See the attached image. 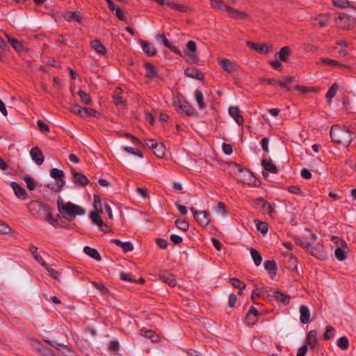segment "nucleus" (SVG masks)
Masks as SVG:
<instances>
[{"label": "nucleus", "instance_id": "4c0bfd02", "mask_svg": "<svg viewBox=\"0 0 356 356\" xmlns=\"http://www.w3.org/2000/svg\"><path fill=\"white\" fill-rule=\"evenodd\" d=\"M291 53V50L289 47L284 46L280 50L278 54L280 59L283 61L286 62L287 61L289 56H290Z\"/></svg>", "mask_w": 356, "mask_h": 356}, {"label": "nucleus", "instance_id": "39448f33", "mask_svg": "<svg viewBox=\"0 0 356 356\" xmlns=\"http://www.w3.org/2000/svg\"><path fill=\"white\" fill-rule=\"evenodd\" d=\"M194 218L202 227H206L211 221V215L206 211H196L194 208H190Z\"/></svg>", "mask_w": 356, "mask_h": 356}, {"label": "nucleus", "instance_id": "6e6d98bb", "mask_svg": "<svg viewBox=\"0 0 356 356\" xmlns=\"http://www.w3.org/2000/svg\"><path fill=\"white\" fill-rule=\"evenodd\" d=\"M335 329L332 326H327L326 330L323 334V338L325 340H330L334 336Z\"/></svg>", "mask_w": 356, "mask_h": 356}, {"label": "nucleus", "instance_id": "1a4fd4ad", "mask_svg": "<svg viewBox=\"0 0 356 356\" xmlns=\"http://www.w3.org/2000/svg\"><path fill=\"white\" fill-rule=\"evenodd\" d=\"M50 176L56 181L57 190H62L65 184L64 172L60 169L54 168L50 170Z\"/></svg>", "mask_w": 356, "mask_h": 356}, {"label": "nucleus", "instance_id": "58836bf2", "mask_svg": "<svg viewBox=\"0 0 356 356\" xmlns=\"http://www.w3.org/2000/svg\"><path fill=\"white\" fill-rule=\"evenodd\" d=\"M254 222L256 225L257 229L261 232L263 234H266L268 232V225L266 222L255 219L254 220Z\"/></svg>", "mask_w": 356, "mask_h": 356}, {"label": "nucleus", "instance_id": "7ed1b4c3", "mask_svg": "<svg viewBox=\"0 0 356 356\" xmlns=\"http://www.w3.org/2000/svg\"><path fill=\"white\" fill-rule=\"evenodd\" d=\"M173 106L176 111L180 114H185L187 116H197V112L181 96H177L174 98Z\"/></svg>", "mask_w": 356, "mask_h": 356}, {"label": "nucleus", "instance_id": "052dcab7", "mask_svg": "<svg viewBox=\"0 0 356 356\" xmlns=\"http://www.w3.org/2000/svg\"><path fill=\"white\" fill-rule=\"evenodd\" d=\"M332 1L336 7L341 8L349 7V1L348 0H332Z\"/></svg>", "mask_w": 356, "mask_h": 356}, {"label": "nucleus", "instance_id": "473e14b6", "mask_svg": "<svg viewBox=\"0 0 356 356\" xmlns=\"http://www.w3.org/2000/svg\"><path fill=\"white\" fill-rule=\"evenodd\" d=\"M83 252L90 257L91 258L95 259L96 261H100L102 259V257L99 252L92 248H90L89 246H86L83 248Z\"/></svg>", "mask_w": 356, "mask_h": 356}, {"label": "nucleus", "instance_id": "393cba45", "mask_svg": "<svg viewBox=\"0 0 356 356\" xmlns=\"http://www.w3.org/2000/svg\"><path fill=\"white\" fill-rule=\"evenodd\" d=\"M5 36L13 48L17 52H21L24 49V46L20 41L5 33Z\"/></svg>", "mask_w": 356, "mask_h": 356}, {"label": "nucleus", "instance_id": "5fc2aeb1", "mask_svg": "<svg viewBox=\"0 0 356 356\" xmlns=\"http://www.w3.org/2000/svg\"><path fill=\"white\" fill-rule=\"evenodd\" d=\"M294 241L296 243V245L300 246L302 248H303L306 251H309V245L310 243L307 241H303L300 237H294Z\"/></svg>", "mask_w": 356, "mask_h": 356}, {"label": "nucleus", "instance_id": "412c9836", "mask_svg": "<svg viewBox=\"0 0 356 356\" xmlns=\"http://www.w3.org/2000/svg\"><path fill=\"white\" fill-rule=\"evenodd\" d=\"M11 186L15 192V195L21 200H26L28 198V194L26 190L17 182H12Z\"/></svg>", "mask_w": 356, "mask_h": 356}, {"label": "nucleus", "instance_id": "f03ea898", "mask_svg": "<svg viewBox=\"0 0 356 356\" xmlns=\"http://www.w3.org/2000/svg\"><path fill=\"white\" fill-rule=\"evenodd\" d=\"M353 134L348 128L341 127L338 124H334L330 129V138L332 140L336 143L343 146H348L353 140Z\"/></svg>", "mask_w": 356, "mask_h": 356}, {"label": "nucleus", "instance_id": "603ef678", "mask_svg": "<svg viewBox=\"0 0 356 356\" xmlns=\"http://www.w3.org/2000/svg\"><path fill=\"white\" fill-rule=\"evenodd\" d=\"M175 225L177 226V227L178 229H179L182 231H184V232L188 231L189 229V224L184 220H181V219L176 220Z\"/></svg>", "mask_w": 356, "mask_h": 356}, {"label": "nucleus", "instance_id": "3c124183", "mask_svg": "<svg viewBox=\"0 0 356 356\" xmlns=\"http://www.w3.org/2000/svg\"><path fill=\"white\" fill-rule=\"evenodd\" d=\"M153 150L155 155L159 158H163L165 154V148L162 143L158 144Z\"/></svg>", "mask_w": 356, "mask_h": 356}, {"label": "nucleus", "instance_id": "c85d7f7f", "mask_svg": "<svg viewBox=\"0 0 356 356\" xmlns=\"http://www.w3.org/2000/svg\"><path fill=\"white\" fill-rule=\"evenodd\" d=\"M317 333L314 330H310L307 336L306 345L314 349L317 343Z\"/></svg>", "mask_w": 356, "mask_h": 356}, {"label": "nucleus", "instance_id": "f8f14e48", "mask_svg": "<svg viewBox=\"0 0 356 356\" xmlns=\"http://www.w3.org/2000/svg\"><path fill=\"white\" fill-rule=\"evenodd\" d=\"M44 342L54 347L58 350H63V355L66 356H72L74 351L71 346H68L62 343H59L55 341L44 340Z\"/></svg>", "mask_w": 356, "mask_h": 356}, {"label": "nucleus", "instance_id": "a878e982", "mask_svg": "<svg viewBox=\"0 0 356 356\" xmlns=\"http://www.w3.org/2000/svg\"><path fill=\"white\" fill-rule=\"evenodd\" d=\"M146 71L145 76L148 79H153L158 76V70L156 67L151 63H146L144 65Z\"/></svg>", "mask_w": 356, "mask_h": 356}, {"label": "nucleus", "instance_id": "09e8293b", "mask_svg": "<svg viewBox=\"0 0 356 356\" xmlns=\"http://www.w3.org/2000/svg\"><path fill=\"white\" fill-rule=\"evenodd\" d=\"M78 95L80 97L81 100L83 103L90 105L92 104V99L90 97V95L86 92L85 91L80 90L78 92Z\"/></svg>", "mask_w": 356, "mask_h": 356}, {"label": "nucleus", "instance_id": "c03bdc74", "mask_svg": "<svg viewBox=\"0 0 356 356\" xmlns=\"http://www.w3.org/2000/svg\"><path fill=\"white\" fill-rule=\"evenodd\" d=\"M168 6L172 8V10H178L182 13H186L189 10V8L185 5L177 4L173 2H169V3H168Z\"/></svg>", "mask_w": 356, "mask_h": 356}, {"label": "nucleus", "instance_id": "dca6fc26", "mask_svg": "<svg viewBox=\"0 0 356 356\" xmlns=\"http://www.w3.org/2000/svg\"><path fill=\"white\" fill-rule=\"evenodd\" d=\"M247 45L258 53L268 54L271 51L272 49L271 47H268L266 43L259 44L248 41L247 42Z\"/></svg>", "mask_w": 356, "mask_h": 356}, {"label": "nucleus", "instance_id": "ddd939ff", "mask_svg": "<svg viewBox=\"0 0 356 356\" xmlns=\"http://www.w3.org/2000/svg\"><path fill=\"white\" fill-rule=\"evenodd\" d=\"M261 165L266 170V172H262V175L264 177L268 175L267 172L273 174H277L279 172L278 168L273 163L271 159H262Z\"/></svg>", "mask_w": 356, "mask_h": 356}, {"label": "nucleus", "instance_id": "774afa93", "mask_svg": "<svg viewBox=\"0 0 356 356\" xmlns=\"http://www.w3.org/2000/svg\"><path fill=\"white\" fill-rule=\"evenodd\" d=\"M284 189L288 191L289 193L296 195H301L302 193V190L298 186H290L286 187Z\"/></svg>", "mask_w": 356, "mask_h": 356}, {"label": "nucleus", "instance_id": "423d86ee", "mask_svg": "<svg viewBox=\"0 0 356 356\" xmlns=\"http://www.w3.org/2000/svg\"><path fill=\"white\" fill-rule=\"evenodd\" d=\"M252 201L257 209H259L263 213H267L270 216H273V214L275 212V209L272 205L264 198L260 197L254 199Z\"/></svg>", "mask_w": 356, "mask_h": 356}, {"label": "nucleus", "instance_id": "a211bd4d", "mask_svg": "<svg viewBox=\"0 0 356 356\" xmlns=\"http://www.w3.org/2000/svg\"><path fill=\"white\" fill-rule=\"evenodd\" d=\"M314 20L316 23L318 24L319 27H325L329 24L330 22L331 21V14H318L314 17Z\"/></svg>", "mask_w": 356, "mask_h": 356}, {"label": "nucleus", "instance_id": "37998d69", "mask_svg": "<svg viewBox=\"0 0 356 356\" xmlns=\"http://www.w3.org/2000/svg\"><path fill=\"white\" fill-rule=\"evenodd\" d=\"M99 213L100 212L92 211L90 213V219L97 226H102V225H104V221L102 220L99 215Z\"/></svg>", "mask_w": 356, "mask_h": 356}, {"label": "nucleus", "instance_id": "9b49d317", "mask_svg": "<svg viewBox=\"0 0 356 356\" xmlns=\"http://www.w3.org/2000/svg\"><path fill=\"white\" fill-rule=\"evenodd\" d=\"M196 51L197 44L193 40L188 41L186 44V49L184 52L185 54L187 55L191 60L194 63H197L198 61V58L195 54Z\"/></svg>", "mask_w": 356, "mask_h": 356}, {"label": "nucleus", "instance_id": "c9c22d12", "mask_svg": "<svg viewBox=\"0 0 356 356\" xmlns=\"http://www.w3.org/2000/svg\"><path fill=\"white\" fill-rule=\"evenodd\" d=\"M273 297L276 300H277L280 302L283 303L284 305H286L289 303L291 297L280 292V291H275L274 293Z\"/></svg>", "mask_w": 356, "mask_h": 356}, {"label": "nucleus", "instance_id": "72a5a7b5", "mask_svg": "<svg viewBox=\"0 0 356 356\" xmlns=\"http://www.w3.org/2000/svg\"><path fill=\"white\" fill-rule=\"evenodd\" d=\"M29 208L31 210H35L38 212L43 211L44 209H49V205L39 201H31L29 204Z\"/></svg>", "mask_w": 356, "mask_h": 356}, {"label": "nucleus", "instance_id": "0e129e2a", "mask_svg": "<svg viewBox=\"0 0 356 356\" xmlns=\"http://www.w3.org/2000/svg\"><path fill=\"white\" fill-rule=\"evenodd\" d=\"M94 207L96 212H102V206L101 198L98 195H94Z\"/></svg>", "mask_w": 356, "mask_h": 356}, {"label": "nucleus", "instance_id": "864d4df0", "mask_svg": "<svg viewBox=\"0 0 356 356\" xmlns=\"http://www.w3.org/2000/svg\"><path fill=\"white\" fill-rule=\"evenodd\" d=\"M229 282L234 287L238 289L239 290H243L245 287V284L238 278H231Z\"/></svg>", "mask_w": 356, "mask_h": 356}, {"label": "nucleus", "instance_id": "2eb2a0df", "mask_svg": "<svg viewBox=\"0 0 356 356\" xmlns=\"http://www.w3.org/2000/svg\"><path fill=\"white\" fill-rule=\"evenodd\" d=\"M184 74L186 76L191 77L192 79H195L197 80H203L204 79V74L200 72L195 67H189L185 69Z\"/></svg>", "mask_w": 356, "mask_h": 356}, {"label": "nucleus", "instance_id": "680f3d73", "mask_svg": "<svg viewBox=\"0 0 356 356\" xmlns=\"http://www.w3.org/2000/svg\"><path fill=\"white\" fill-rule=\"evenodd\" d=\"M120 277L122 280L129 282H136V280L134 279L133 275L131 273H126L124 272L120 273Z\"/></svg>", "mask_w": 356, "mask_h": 356}, {"label": "nucleus", "instance_id": "e2e57ef3", "mask_svg": "<svg viewBox=\"0 0 356 356\" xmlns=\"http://www.w3.org/2000/svg\"><path fill=\"white\" fill-rule=\"evenodd\" d=\"M260 82L264 84H268L273 86H277L278 80H277L275 78H265V77H261L260 78Z\"/></svg>", "mask_w": 356, "mask_h": 356}, {"label": "nucleus", "instance_id": "cd10ccee", "mask_svg": "<svg viewBox=\"0 0 356 356\" xmlns=\"http://www.w3.org/2000/svg\"><path fill=\"white\" fill-rule=\"evenodd\" d=\"M64 18L68 22L74 20L81 24L82 22L83 15L79 11H67L64 15Z\"/></svg>", "mask_w": 356, "mask_h": 356}, {"label": "nucleus", "instance_id": "9d476101", "mask_svg": "<svg viewBox=\"0 0 356 356\" xmlns=\"http://www.w3.org/2000/svg\"><path fill=\"white\" fill-rule=\"evenodd\" d=\"M259 316L260 313L257 309L253 306H251L248 312L245 316L244 322L248 325H254L258 321Z\"/></svg>", "mask_w": 356, "mask_h": 356}, {"label": "nucleus", "instance_id": "a19ab883", "mask_svg": "<svg viewBox=\"0 0 356 356\" xmlns=\"http://www.w3.org/2000/svg\"><path fill=\"white\" fill-rule=\"evenodd\" d=\"M211 6L213 8L218 10H225L229 7L221 0H210Z\"/></svg>", "mask_w": 356, "mask_h": 356}, {"label": "nucleus", "instance_id": "49530a36", "mask_svg": "<svg viewBox=\"0 0 356 356\" xmlns=\"http://www.w3.org/2000/svg\"><path fill=\"white\" fill-rule=\"evenodd\" d=\"M338 89V85L335 83L328 89L325 97L328 99L329 102H331L332 99L335 97Z\"/></svg>", "mask_w": 356, "mask_h": 356}, {"label": "nucleus", "instance_id": "4d7b16f0", "mask_svg": "<svg viewBox=\"0 0 356 356\" xmlns=\"http://www.w3.org/2000/svg\"><path fill=\"white\" fill-rule=\"evenodd\" d=\"M332 241L340 248H347V244L346 241L338 236H333Z\"/></svg>", "mask_w": 356, "mask_h": 356}, {"label": "nucleus", "instance_id": "0eeeda50", "mask_svg": "<svg viewBox=\"0 0 356 356\" xmlns=\"http://www.w3.org/2000/svg\"><path fill=\"white\" fill-rule=\"evenodd\" d=\"M307 252L320 260H325L327 258V254L324 246L319 243L314 246L310 244L309 251Z\"/></svg>", "mask_w": 356, "mask_h": 356}, {"label": "nucleus", "instance_id": "69168bd1", "mask_svg": "<svg viewBox=\"0 0 356 356\" xmlns=\"http://www.w3.org/2000/svg\"><path fill=\"white\" fill-rule=\"evenodd\" d=\"M37 125H38V129L42 133H47L49 131V126L47 124H45L43 121L38 120L37 121Z\"/></svg>", "mask_w": 356, "mask_h": 356}, {"label": "nucleus", "instance_id": "ea45409f", "mask_svg": "<svg viewBox=\"0 0 356 356\" xmlns=\"http://www.w3.org/2000/svg\"><path fill=\"white\" fill-rule=\"evenodd\" d=\"M250 254L255 266H259V265H261L262 262V257L259 252L254 248H251Z\"/></svg>", "mask_w": 356, "mask_h": 356}, {"label": "nucleus", "instance_id": "c756f323", "mask_svg": "<svg viewBox=\"0 0 356 356\" xmlns=\"http://www.w3.org/2000/svg\"><path fill=\"white\" fill-rule=\"evenodd\" d=\"M321 62L324 64L330 65L334 67H339L340 69H350V67L346 64L341 63L336 60L330 59L327 58H322L321 59Z\"/></svg>", "mask_w": 356, "mask_h": 356}, {"label": "nucleus", "instance_id": "7c9ffc66", "mask_svg": "<svg viewBox=\"0 0 356 356\" xmlns=\"http://www.w3.org/2000/svg\"><path fill=\"white\" fill-rule=\"evenodd\" d=\"M91 47L98 54L105 55L107 52L106 47L98 40H94L91 42Z\"/></svg>", "mask_w": 356, "mask_h": 356}, {"label": "nucleus", "instance_id": "bf43d9fd", "mask_svg": "<svg viewBox=\"0 0 356 356\" xmlns=\"http://www.w3.org/2000/svg\"><path fill=\"white\" fill-rule=\"evenodd\" d=\"M12 231V228L5 222L0 220V234H7Z\"/></svg>", "mask_w": 356, "mask_h": 356}, {"label": "nucleus", "instance_id": "4468645a", "mask_svg": "<svg viewBox=\"0 0 356 356\" xmlns=\"http://www.w3.org/2000/svg\"><path fill=\"white\" fill-rule=\"evenodd\" d=\"M33 346L35 350L40 353L42 356H54L52 350L39 341H34L33 342Z\"/></svg>", "mask_w": 356, "mask_h": 356}, {"label": "nucleus", "instance_id": "6e6552de", "mask_svg": "<svg viewBox=\"0 0 356 356\" xmlns=\"http://www.w3.org/2000/svg\"><path fill=\"white\" fill-rule=\"evenodd\" d=\"M218 63L222 69L228 73H233L238 70V65L234 61L227 58H219Z\"/></svg>", "mask_w": 356, "mask_h": 356}, {"label": "nucleus", "instance_id": "bb28decb", "mask_svg": "<svg viewBox=\"0 0 356 356\" xmlns=\"http://www.w3.org/2000/svg\"><path fill=\"white\" fill-rule=\"evenodd\" d=\"M300 321L303 324H307L310 321V312L305 305H301L300 307Z\"/></svg>", "mask_w": 356, "mask_h": 356}, {"label": "nucleus", "instance_id": "a18cd8bd", "mask_svg": "<svg viewBox=\"0 0 356 356\" xmlns=\"http://www.w3.org/2000/svg\"><path fill=\"white\" fill-rule=\"evenodd\" d=\"M83 118H87V117H99L100 115V113L97 111L96 110L91 108H83Z\"/></svg>", "mask_w": 356, "mask_h": 356}, {"label": "nucleus", "instance_id": "f257e3e1", "mask_svg": "<svg viewBox=\"0 0 356 356\" xmlns=\"http://www.w3.org/2000/svg\"><path fill=\"white\" fill-rule=\"evenodd\" d=\"M58 210L60 215L69 221L75 218L76 216L85 213V209L71 202H64L61 197L57 200Z\"/></svg>", "mask_w": 356, "mask_h": 356}, {"label": "nucleus", "instance_id": "5701e85b", "mask_svg": "<svg viewBox=\"0 0 356 356\" xmlns=\"http://www.w3.org/2000/svg\"><path fill=\"white\" fill-rule=\"evenodd\" d=\"M229 113L234 118V120L238 124L242 125L244 123V118L243 117L242 115H241L238 107H229Z\"/></svg>", "mask_w": 356, "mask_h": 356}, {"label": "nucleus", "instance_id": "b1692460", "mask_svg": "<svg viewBox=\"0 0 356 356\" xmlns=\"http://www.w3.org/2000/svg\"><path fill=\"white\" fill-rule=\"evenodd\" d=\"M123 90L120 87H117L114 90V94L113 95V103L116 106H124L127 103V100L124 99L122 96Z\"/></svg>", "mask_w": 356, "mask_h": 356}, {"label": "nucleus", "instance_id": "aec40b11", "mask_svg": "<svg viewBox=\"0 0 356 356\" xmlns=\"http://www.w3.org/2000/svg\"><path fill=\"white\" fill-rule=\"evenodd\" d=\"M140 43L143 51L147 56L152 57L156 54V49L152 43L143 40L140 41Z\"/></svg>", "mask_w": 356, "mask_h": 356}, {"label": "nucleus", "instance_id": "338daca9", "mask_svg": "<svg viewBox=\"0 0 356 356\" xmlns=\"http://www.w3.org/2000/svg\"><path fill=\"white\" fill-rule=\"evenodd\" d=\"M60 216L59 214H57L54 219L50 222V224L54 227V228H58V227H61V228H66L67 226H65V225H61L60 222Z\"/></svg>", "mask_w": 356, "mask_h": 356}, {"label": "nucleus", "instance_id": "e433bc0d", "mask_svg": "<svg viewBox=\"0 0 356 356\" xmlns=\"http://www.w3.org/2000/svg\"><path fill=\"white\" fill-rule=\"evenodd\" d=\"M195 95L196 102L198 104L199 109L202 110V109L206 108L207 104H205V102L204 101L203 93L200 90H196L195 92Z\"/></svg>", "mask_w": 356, "mask_h": 356}, {"label": "nucleus", "instance_id": "13d9d810", "mask_svg": "<svg viewBox=\"0 0 356 356\" xmlns=\"http://www.w3.org/2000/svg\"><path fill=\"white\" fill-rule=\"evenodd\" d=\"M123 150L129 154H134V155H136L140 158L143 157V153L141 151L138 150V149H135L134 148L131 147H127V146H124L122 147Z\"/></svg>", "mask_w": 356, "mask_h": 356}, {"label": "nucleus", "instance_id": "8fccbe9b", "mask_svg": "<svg viewBox=\"0 0 356 356\" xmlns=\"http://www.w3.org/2000/svg\"><path fill=\"white\" fill-rule=\"evenodd\" d=\"M346 248H337L334 252L336 258L339 261H343L347 258V254L346 252Z\"/></svg>", "mask_w": 356, "mask_h": 356}, {"label": "nucleus", "instance_id": "20e7f679", "mask_svg": "<svg viewBox=\"0 0 356 356\" xmlns=\"http://www.w3.org/2000/svg\"><path fill=\"white\" fill-rule=\"evenodd\" d=\"M336 26L343 30L351 29L356 24L355 18L346 15L343 13H339L338 17L334 19Z\"/></svg>", "mask_w": 356, "mask_h": 356}, {"label": "nucleus", "instance_id": "6ab92c4d", "mask_svg": "<svg viewBox=\"0 0 356 356\" xmlns=\"http://www.w3.org/2000/svg\"><path fill=\"white\" fill-rule=\"evenodd\" d=\"M159 277L162 282L168 284L171 287H174L177 285L175 276L169 272H161Z\"/></svg>", "mask_w": 356, "mask_h": 356}, {"label": "nucleus", "instance_id": "f3484780", "mask_svg": "<svg viewBox=\"0 0 356 356\" xmlns=\"http://www.w3.org/2000/svg\"><path fill=\"white\" fill-rule=\"evenodd\" d=\"M30 155L32 160L37 165H40L43 163L44 157L41 149L38 147H33L30 151Z\"/></svg>", "mask_w": 356, "mask_h": 356}, {"label": "nucleus", "instance_id": "79ce46f5", "mask_svg": "<svg viewBox=\"0 0 356 356\" xmlns=\"http://www.w3.org/2000/svg\"><path fill=\"white\" fill-rule=\"evenodd\" d=\"M23 180L26 184V186L29 190L34 191L35 189L36 181H35V179L33 177H31L29 175H26L23 177Z\"/></svg>", "mask_w": 356, "mask_h": 356}, {"label": "nucleus", "instance_id": "f704fd0d", "mask_svg": "<svg viewBox=\"0 0 356 356\" xmlns=\"http://www.w3.org/2000/svg\"><path fill=\"white\" fill-rule=\"evenodd\" d=\"M227 12L229 14L231 17L236 19H243L247 16L244 12L238 10L231 6L227 8Z\"/></svg>", "mask_w": 356, "mask_h": 356}, {"label": "nucleus", "instance_id": "2f4dec72", "mask_svg": "<svg viewBox=\"0 0 356 356\" xmlns=\"http://www.w3.org/2000/svg\"><path fill=\"white\" fill-rule=\"evenodd\" d=\"M265 269L271 277L275 275L277 271V264L274 260H267L264 263Z\"/></svg>", "mask_w": 356, "mask_h": 356}, {"label": "nucleus", "instance_id": "de8ad7c7", "mask_svg": "<svg viewBox=\"0 0 356 356\" xmlns=\"http://www.w3.org/2000/svg\"><path fill=\"white\" fill-rule=\"evenodd\" d=\"M337 345L341 350H346L349 347V341L346 337H341L337 340Z\"/></svg>", "mask_w": 356, "mask_h": 356}, {"label": "nucleus", "instance_id": "4be33fe9", "mask_svg": "<svg viewBox=\"0 0 356 356\" xmlns=\"http://www.w3.org/2000/svg\"><path fill=\"white\" fill-rule=\"evenodd\" d=\"M73 181L76 186H85L89 180L86 175L81 172H72Z\"/></svg>", "mask_w": 356, "mask_h": 356}]
</instances>
